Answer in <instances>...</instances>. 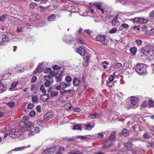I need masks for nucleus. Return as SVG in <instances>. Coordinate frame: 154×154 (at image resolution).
Instances as JSON below:
<instances>
[{"label":"nucleus","mask_w":154,"mask_h":154,"mask_svg":"<svg viewBox=\"0 0 154 154\" xmlns=\"http://www.w3.org/2000/svg\"><path fill=\"white\" fill-rule=\"evenodd\" d=\"M24 148H25L24 147H17V148H15L14 149V150L15 151H18V150H22V149H24Z\"/></svg>","instance_id":"nucleus-58"},{"label":"nucleus","mask_w":154,"mask_h":154,"mask_svg":"<svg viewBox=\"0 0 154 154\" xmlns=\"http://www.w3.org/2000/svg\"><path fill=\"white\" fill-rule=\"evenodd\" d=\"M75 49H76L75 50L76 52L82 56H84L87 53V50L85 47H81L78 49L75 48Z\"/></svg>","instance_id":"nucleus-7"},{"label":"nucleus","mask_w":154,"mask_h":154,"mask_svg":"<svg viewBox=\"0 0 154 154\" xmlns=\"http://www.w3.org/2000/svg\"><path fill=\"white\" fill-rule=\"evenodd\" d=\"M37 123L38 125L42 126H44L45 125V123L43 121L41 120H37Z\"/></svg>","instance_id":"nucleus-32"},{"label":"nucleus","mask_w":154,"mask_h":154,"mask_svg":"<svg viewBox=\"0 0 154 154\" xmlns=\"http://www.w3.org/2000/svg\"><path fill=\"white\" fill-rule=\"evenodd\" d=\"M73 129L74 130H79L80 131L82 130V127L80 124H78L75 126L73 128Z\"/></svg>","instance_id":"nucleus-27"},{"label":"nucleus","mask_w":154,"mask_h":154,"mask_svg":"<svg viewBox=\"0 0 154 154\" xmlns=\"http://www.w3.org/2000/svg\"><path fill=\"white\" fill-rule=\"evenodd\" d=\"M112 23L114 26L118 25L119 23L117 18H115L112 21Z\"/></svg>","instance_id":"nucleus-26"},{"label":"nucleus","mask_w":154,"mask_h":154,"mask_svg":"<svg viewBox=\"0 0 154 154\" xmlns=\"http://www.w3.org/2000/svg\"><path fill=\"white\" fill-rule=\"evenodd\" d=\"M77 41L79 43H80V44H83V40H82V39L81 38H78L77 39Z\"/></svg>","instance_id":"nucleus-59"},{"label":"nucleus","mask_w":154,"mask_h":154,"mask_svg":"<svg viewBox=\"0 0 154 154\" xmlns=\"http://www.w3.org/2000/svg\"><path fill=\"white\" fill-rule=\"evenodd\" d=\"M138 99L137 98L132 96L131 99V105L128 109L130 108L135 109L138 106Z\"/></svg>","instance_id":"nucleus-4"},{"label":"nucleus","mask_w":154,"mask_h":154,"mask_svg":"<svg viewBox=\"0 0 154 154\" xmlns=\"http://www.w3.org/2000/svg\"><path fill=\"white\" fill-rule=\"evenodd\" d=\"M42 71V68H36L34 71V73L40 72Z\"/></svg>","instance_id":"nucleus-52"},{"label":"nucleus","mask_w":154,"mask_h":154,"mask_svg":"<svg viewBox=\"0 0 154 154\" xmlns=\"http://www.w3.org/2000/svg\"><path fill=\"white\" fill-rule=\"evenodd\" d=\"M85 128L86 130H90L91 129V126L90 125H85Z\"/></svg>","instance_id":"nucleus-39"},{"label":"nucleus","mask_w":154,"mask_h":154,"mask_svg":"<svg viewBox=\"0 0 154 154\" xmlns=\"http://www.w3.org/2000/svg\"><path fill=\"white\" fill-rule=\"evenodd\" d=\"M7 16V15L6 14H4L1 16L0 17V21H4Z\"/></svg>","instance_id":"nucleus-34"},{"label":"nucleus","mask_w":154,"mask_h":154,"mask_svg":"<svg viewBox=\"0 0 154 154\" xmlns=\"http://www.w3.org/2000/svg\"><path fill=\"white\" fill-rule=\"evenodd\" d=\"M101 64L104 69H106L107 68L106 65H109V63L106 61H104Z\"/></svg>","instance_id":"nucleus-30"},{"label":"nucleus","mask_w":154,"mask_h":154,"mask_svg":"<svg viewBox=\"0 0 154 154\" xmlns=\"http://www.w3.org/2000/svg\"><path fill=\"white\" fill-rule=\"evenodd\" d=\"M48 98V96L47 94H43L40 97L41 100L43 101H46Z\"/></svg>","instance_id":"nucleus-18"},{"label":"nucleus","mask_w":154,"mask_h":154,"mask_svg":"<svg viewBox=\"0 0 154 154\" xmlns=\"http://www.w3.org/2000/svg\"><path fill=\"white\" fill-rule=\"evenodd\" d=\"M7 88V86L4 84L1 83L0 84V93L5 91Z\"/></svg>","instance_id":"nucleus-17"},{"label":"nucleus","mask_w":154,"mask_h":154,"mask_svg":"<svg viewBox=\"0 0 154 154\" xmlns=\"http://www.w3.org/2000/svg\"><path fill=\"white\" fill-rule=\"evenodd\" d=\"M56 149V147H51L47 148L44 151V152L45 154H48L50 153H54Z\"/></svg>","instance_id":"nucleus-10"},{"label":"nucleus","mask_w":154,"mask_h":154,"mask_svg":"<svg viewBox=\"0 0 154 154\" xmlns=\"http://www.w3.org/2000/svg\"><path fill=\"white\" fill-rule=\"evenodd\" d=\"M89 117L93 119H97L99 118L100 117V116L99 114L96 113L89 115Z\"/></svg>","instance_id":"nucleus-19"},{"label":"nucleus","mask_w":154,"mask_h":154,"mask_svg":"<svg viewBox=\"0 0 154 154\" xmlns=\"http://www.w3.org/2000/svg\"><path fill=\"white\" fill-rule=\"evenodd\" d=\"M9 135L10 137L13 138L18 137L20 135L19 132L16 131H14V130L12 131L9 134Z\"/></svg>","instance_id":"nucleus-11"},{"label":"nucleus","mask_w":154,"mask_h":154,"mask_svg":"<svg viewBox=\"0 0 154 154\" xmlns=\"http://www.w3.org/2000/svg\"><path fill=\"white\" fill-rule=\"evenodd\" d=\"M122 134L125 137H127L129 135V132L125 129H124L121 131Z\"/></svg>","instance_id":"nucleus-21"},{"label":"nucleus","mask_w":154,"mask_h":154,"mask_svg":"<svg viewBox=\"0 0 154 154\" xmlns=\"http://www.w3.org/2000/svg\"><path fill=\"white\" fill-rule=\"evenodd\" d=\"M40 90L43 93H45L46 92V90L45 88L44 87L43 85L41 86L40 88Z\"/></svg>","instance_id":"nucleus-41"},{"label":"nucleus","mask_w":154,"mask_h":154,"mask_svg":"<svg viewBox=\"0 0 154 154\" xmlns=\"http://www.w3.org/2000/svg\"><path fill=\"white\" fill-rule=\"evenodd\" d=\"M136 44L138 46H140L141 45L142 42L140 39L136 40L135 41Z\"/></svg>","instance_id":"nucleus-43"},{"label":"nucleus","mask_w":154,"mask_h":154,"mask_svg":"<svg viewBox=\"0 0 154 154\" xmlns=\"http://www.w3.org/2000/svg\"><path fill=\"white\" fill-rule=\"evenodd\" d=\"M34 105L32 104L29 103L27 106L28 109H31L33 107Z\"/></svg>","instance_id":"nucleus-62"},{"label":"nucleus","mask_w":154,"mask_h":154,"mask_svg":"<svg viewBox=\"0 0 154 154\" xmlns=\"http://www.w3.org/2000/svg\"><path fill=\"white\" fill-rule=\"evenodd\" d=\"M58 94L59 93L58 91H52L51 92L50 95L52 97H54L58 95Z\"/></svg>","instance_id":"nucleus-31"},{"label":"nucleus","mask_w":154,"mask_h":154,"mask_svg":"<svg viewBox=\"0 0 154 154\" xmlns=\"http://www.w3.org/2000/svg\"><path fill=\"white\" fill-rule=\"evenodd\" d=\"M135 70L136 72L139 74H145L147 72L146 66L143 64H137L136 66Z\"/></svg>","instance_id":"nucleus-2"},{"label":"nucleus","mask_w":154,"mask_h":154,"mask_svg":"<svg viewBox=\"0 0 154 154\" xmlns=\"http://www.w3.org/2000/svg\"><path fill=\"white\" fill-rule=\"evenodd\" d=\"M32 100L34 103H36L38 102V97L36 95L32 96Z\"/></svg>","instance_id":"nucleus-25"},{"label":"nucleus","mask_w":154,"mask_h":154,"mask_svg":"<svg viewBox=\"0 0 154 154\" xmlns=\"http://www.w3.org/2000/svg\"><path fill=\"white\" fill-rule=\"evenodd\" d=\"M96 40L101 42L104 45H106L108 42V40L106 38L105 36L98 35L96 37Z\"/></svg>","instance_id":"nucleus-6"},{"label":"nucleus","mask_w":154,"mask_h":154,"mask_svg":"<svg viewBox=\"0 0 154 154\" xmlns=\"http://www.w3.org/2000/svg\"><path fill=\"white\" fill-rule=\"evenodd\" d=\"M97 11L100 13L103 14L104 13V11L101 8H99L97 9Z\"/></svg>","instance_id":"nucleus-53"},{"label":"nucleus","mask_w":154,"mask_h":154,"mask_svg":"<svg viewBox=\"0 0 154 154\" xmlns=\"http://www.w3.org/2000/svg\"><path fill=\"white\" fill-rule=\"evenodd\" d=\"M154 145L152 143H148L147 146L149 149H152L154 147Z\"/></svg>","instance_id":"nucleus-45"},{"label":"nucleus","mask_w":154,"mask_h":154,"mask_svg":"<svg viewBox=\"0 0 154 154\" xmlns=\"http://www.w3.org/2000/svg\"><path fill=\"white\" fill-rule=\"evenodd\" d=\"M125 146L127 149L129 150L132 147V144L130 143H127L125 144Z\"/></svg>","instance_id":"nucleus-29"},{"label":"nucleus","mask_w":154,"mask_h":154,"mask_svg":"<svg viewBox=\"0 0 154 154\" xmlns=\"http://www.w3.org/2000/svg\"><path fill=\"white\" fill-rule=\"evenodd\" d=\"M54 76V75L52 74V72L49 75H45L44 76V79L45 80H50L51 79H53L52 77Z\"/></svg>","instance_id":"nucleus-12"},{"label":"nucleus","mask_w":154,"mask_h":154,"mask_svg":"<svg viewBox=\"0 0 154 154\" xmlns=\"http://www.w3.org/2000/svg\"><path fill=\"white\" fill-rule=\"evenodd\" d=\"M74 85L76 86L79 85L81 84V81L79 78H75L73 81Z\"/></svg>","instance_id":"nucleus-15"},{"label":"nucleus","mask_w":154,"mask_h":154,"mask_svg":"<svg viewBox=\"0 0 154 154\" xmlns=\"http://www.w3.org/2000/svg\"><path fill=\"white\" fill-rule=\"evenodd\" d=\"M15 103L14 102H10L7 103V105L9 107H11L14 105Z\"/></svg>","instance_id":"nucleus-37"},{"label":"nucleus","mask_w":154,"mask_h":154,"mask_svg":"<svg viewBox=\"0 0 154 154\" xmlns=\"http://www.w3.org/2000/svg\"><path fill=\"white\" fill-rule=\"evenodd\" d=\"M115 76V75L113 76V75H111L109 76V82L107 81V84H108L110 83V82H112L114 80V78Z\"/></svg>","instance_id":"nucleus-38"},{"label":"nucleus","mask_w":154,"mask_h":154,"mask_svg":"<svg viewBox=\"0 0 154 154\" xmlns=\"http://www.w3.org/2000/svg\"><path fill=\"white\" fill-rule=\"evenodd\" d=\"M128 27L129 26L127 24L125 23H122L119 27V29L121 30H122L123 29L122 28L124 29H127L128 28Z\"/></svg>","instance_id":"nucleus-24"},{"label":"nucleus","mask_w":154,"mask_h":154,"mask_svg":"<svg viewBox=\"0 0 154 154\" xmlns=\"http://www.w3.org/2000/svg\"><path fill=\"white\" fill-rule=\"evenodd\" d=\"M48 19L49 21H54L56 19L55 15L52 14L48 17Z\"/></svg>","instance_id":"nucleus-20"},{"label":"nucleus","mask_w":154,"mask_h":154,"mask_svg":"<svg viewBox=\"0 0 154 154\" xmlns=\"http://www.w3.org/2000/svg\"><path fill=\"white\" fill-rule=\"evenodd\" d=\"M94 5L97 8V9L99 8H101V3H96L94 4Z\"/></svg>","instance_id":"nucleus-50"},{"label":"nucleus","mask_w":154,"mask_h":154,"mask_svg":"<svg viewBox=\"0 0 154 154\" xmlns=\"http://www.w3.org/2000/svg\"><path fill=\"white\" fill-rule=\"evenodd\" d=\"M42 71V68H36L34 71V73L40 72Z\"/></svg>","instance_id":"nucleus-51"},{"label":"nucleus","mask_w":154,"mask_h":154,"mask_svg":"<svg viewBox=\"0 0 154 154\" xmlns=\"http://www.w3.org/2000/svg\"><path fill=\"white\" fill-rule=\"evenodd\" d=\"M53 116V114L52 113L48 112L46 113L44 116V118L47 119H49L52 118Z\"/></svg>","instance_id":"nucleus-16"},{"label":"nucleus","mask_w":154,"mask_h":154,"mask_svg":"<svg viewBox=\"0 0 154 154\" xmlns=\"http://www.w3.org/2000/svg\"><path fill=\"white\" fill-rule=\"evenodd\" d=\"M68 154H82V153L79 151H76L74 152L73 151H70L68 153Z\"/></svg>","instance_id":"nucleus-44"},{"label":"nucleus","mask_w":154,"mask_h":154,"mask_svg":"<svg viewBox=\"0 0 154 154\" xmlns=\"http://www.w3.org/2000/svg\"><path fill=\"white\" fill-rule=\"evenodd\" d=\"M119 1L120 2L122 3V4L124 5L126 3L127 0H119Z\"/></svg>","instance_id":"nucleus-57"},{"label":"nucleus","mask_w":154,"mask_h":154,"mask_svg":"<svg viewBox=\"0 0 154 154\" xmlns=\"http://www.w3.org/2000/svg\"><path fill=\"white\" fill-rule=\"evenodd\" d=\"M122 66V64L121 63H118L115 66V68L118 69L121 67Z\"/></svg>","instance_id":"nucleus-48"},{"label":"nucleus","mask_w":154,"mask_h":154,"mask_svg":"<svg viewBox=\"0 0 154 154\" xmlns=\"http://www.w3.org/2000/svg\"><path fill=\"white\" fill-rule=\"evenodd\" d=\"M149 16L150 17H154V11H153L150 13L149 14Z\"/></svg>","instance_id":"nucleus-61"},{"label":"nucleus","mask_w":154,"mask_h":154,"mask_svg":"<svg viewBox=\"0 0 154 154\" xmlns=\"http://www.w3.org/2000/svg\"><path fill=\"white\" fill-rule=\"evenodd\" d=\"M36 109L38 112H41V106L40 105L36 107Z\"/></svg>","instance_id":"nucleus-56"},{"label":"nucleus","mask_w":154,"mask_h":154,"mask_svg":"<svg viewBox=\"0 0 154 154\" xmlns=\"http://www.w3.org/2000/svg\"><path fill=\"white\" fill-rule=\"evenodd\" d=\"M32 125L31 122H29L27 123L26 124V125L24 127H23L22 131H25L29 130L30 129Z\"/></svg>","instance_id":"nucleus-14"},{"label":"nucleus","mask_w":154,"mask_h":154,"mask_svg":"<svg viewBox=\"0 0 154 154\" xmlns=\"http://www.w3.org/2000/svg\"><path fill=\"white\" fill-rule=\"evenodd\" d=\"M53 82V79H51L50 80H47L45 83V86L48 87H49L51 83H52Z\"/></svg>","instance_id":"nucleus-22"},{"label":"nucleus","mask_w":154,"mask_h":154,"mask_svg":"<svg viewBox=\"0 0 154 154\" xmlns=\"http://www.w3.org/2000/svg\"><path fill=\"white\" fill-rule=\"evenodd\" d=\"M142 52L146 56L150 57L154 55V48L152 46H147L144 47Z\"/></svg>","instance_id":"nucleus-1"},{"label":"nucleus","mask_w":154,"mask_h":154,"mask_svg":"<svg viewBox=\"0 0 154 154\" xmlns=\"http://www.w3.org/2000/svg\"><path fill=\"white\" fill-rule=\"evenodd\" d=\"M34 131H29V132L28 133V134L29 136H33L34 135Z\"/></svg>","instance_id":"nucleus-55"},{"label":"nucleus","mask_w":154,"mask_h":154,"mask_svg":"<svg viewBox=\"0 0 154 154\" xmlns=\"http://www.w3.org/2000/svg\"><path fill=\"white\" fill-rule=\"evenodd\" d=\"M40 129L39 128L36 127L35 128L34 130L36 133H38L40 132Z\"/></svg>","instance_id":"nucleus-63"},{"label":"nucleus","mask_w":154,"mask_h":154,"mask_svg":"<svg viewBox=\"0 0 154 154\" xmlns=\"http://www.w3.org/2000/svg\"><path fill=\"white\" fill-rule=\"evenodd\" d=\"M116 134V132H112L109 136V139L106 141V142L105 143L103 147L104 148H107L108 147L111 146L112 145V142L113 141L115 138V135Z\"/></svg>","instance_id":"nucleus-3"},{"label":"nucleus","mask_w":154,"mask_h":154,"mask_svg":"<svg viewBox=\"0 0 154 154\" xmlns=\"http://www.w3.org/2000/svg\"><path fill=\"white\" fill-rule=\"evenodd\" d=\"M65 80L66 82H69L72 81V78L70 76H67L66 77Z\"/></svg>","instance_id":"nucleus-42"},{"label":"nucleus","mask_w":154,"mask_h":154,"mask_svg":"<svg viewBox=\"0 0 154 154\" xmlns=\"http://www.w3.org/2000/svg\"><path fill=\"white\" fill-rule=\"evenodd\" d=\"M23 28L21 27L18 26L17 28V32L18 33H20L22 32Z\"/></svg>","instance_id":"nucleus-47"},{"label":"nucleus","mask_w":154,"mask_h":154,"mask_svg":"<svg viewBox=\"0 0 154 154\" xmlns=\"http://www.w3.org/2000/svg\"><path fill=\"white\" fill-rule=\"evenodd\" d=\"M37 77L36 76H34L32 77L31 80V82L32 83H34L36 82L37 80Z\"/></svg>","instance_id":"nucleus-46"},{"label":"nucleus","mask_w":154,"mask_h":154,"mask_svg":"<svg viewBox=\"0 0 154 154\" xmlns=\"http://www.w3.org/2000/svg\"><path fill=\"white\" fill-rule=\"evenodd\" d=\"M137 51V49L135 47H132L130 49V51L133 55L135 54Z\"/></svg>","instance_id":"nucleus-28"},{"label":"nucleus","mask_w":154,"mask_h":154,"mask_svg":"<svg viewBox=\"0 0 154 154\" xmlns=\"http://www.w3.org/2000/svg\"><path fill=\"white\" fill-rule=\"evenodd\" d=\"M131 20H133L134 23L138 22L140 23H146L148 21V19L143 17L135 18L131 19Z\"/></svg>","instance_id":"nucleus-5"},{"label":"nucleus","mask_w":154,"mask_h":154,"mask_svg":"<svg viewBox=\"0 0 154 154\" xmlns=\"http://www.w3.org/2000/svg\"><path fill=\"white\" fill-rule=\"evenodd\" d=\"M18 84L17 82H13L11 85L9 90L10 91H12V89L14 88Z\"/></svg>","instance_id":"nucleus-23"},{"label":"nucleus","mask_w":154,"mask_h":154,"mask_svg":"<svg viewBox=\"0 0 154 154\" xmlns=\"http://www.w3.org/2000/svg\"><path fill=\"white\" fill-rule=\"evenodd\" d=\"M35 115V112L34 110L31 111L29 113V116L33 117Z\"/></svg>","instance_id":"nucleus-49"},{"label":"nucleus","mask_w":154,"mask_h":154,"mask_svg":"<svg viewBox=\"0 0 154 154\" xmlns=\"http://www.w3.org/2000/svg\"><path fill=\"white\" fill-rule=\"evenodd\" d=\"M36 4L34 3H32L30 4L29 5V7L30 8L32 9H34L35 8V6H36Z\"/></svg>","instance_id":"nucleus-54"},{"label":"nucleus","mask_w":154,"mask_h":154,"mask_svg":"<svg viewBox=\"0 0 154 154\" xmlns=\"http://www.w3.org/2000/svg\"><path fill=\"white\" fill-rule=\"evenodd\" d=\"M117 29L116 28H114L110 29L109 32L110 34H113L115 33L117 31Z\"/></svg>","instance_id":"nucleus-33"},{"label":"nucleus","mask_w":154,"mask_h":154,"mask_svg":"<svg viewBox=\"0 0 154 154\" xmlns=\"http://www.w3.org/2000/svg\"><path fill=\"white\" fill-rule=\"evenodd\" d=\"M149 104L150 107H153L154 106V101L150 100L149 101Z\"/></svg>","instance_id":"nucleus-36"},{"label":"nucleus","mask_w":154,"mask_h":154,"mask_svg":"<svg viewBox=\"0 0 154 154\" xmlns=\"http://www.w3.org/2000/svg\"><path fill=\"white\" fill-rule=\"evenodd\" d=\"M147 103L146 101H144L142 104V106L143 107H145L147 106Z\"/></svg>","instance_id":"nucleus-64"},{"label":"nucleus","mask_w":154,"mask_h":154,"mask_svg":"<svg viewBox=\"0 0 154 154\" xmlns=\"http://www.w3.org/2000/svg\"><path fill=\"white\" fill-rule=\"evenodd\" d=\"M90 58V57L88 56H86L85 58H86L85 60V62H86V65H87L88 64V61L89 60Z\"/></svg>","instance_id":"nucleus-60"},{"label":"nucleus","mask_w":154,"mask_h":154,"mask_svg":"<svg viewBox=\"0 0 154 154\" xmlns=\"http://www.w3.org/2000/svg\"><path fill=\"white\" fill-rule=\"evenodd\" d=\"M64 107L66 110L70 109L71 108V105L69 103H66Z\"/></svg>","instance_id":"nucleus-35"},{"label":"nucleus","mask_w":154,"mask_h":154,"mask_svg":"<svg viewBox=\"0 0 154 154\" xmlns=\"http://www.w3.org/2000/svg\"><path fill=\"white\" fill-rule=\"evenodd\" d=\"M64 40L66 42L70 43L73 41V38L71 35H69L65 36V38L64 39Z\"/></svg>","instance_id":"nucleus-13"},{"label":"nucleus","mask_w":154,"mask_h":154,"mask_svg":"<svg viewBox=\"0 0 154 154\" xmlns=\"http://www.w3.org/2000/svg\"><path fill=\"white\" fill-rule=\"evenodd\" d=\"M67 86V85L65 83L62 82L60 83L59 85H56L55 86V89L59 91L64 90Z\"/></svg>","instance_id":"nucleus-8"},{"label":"nucleus","mask_w":154,"mask_h":154,"mask_svg":"<svg viewBox=\"0 0 154 154\" xmlns=\"http://www.w3.org/2000/svg\"><path fill=\"white\" fill-rule=\"evenodd\" d=\"M51 69L50 68H47L44 71V73H51V72H52V74H53V72H51Z\"/></svg>","instance_id":"nucleus-40"},{"label":"nucleus","mask_w":154,"mask_h":154,"mask_svg":"<svg viewBox=\"0 0 154 154\" xmlns=\"http://www.w3.org/2000/svg\"><path fill=\"white\" fill-rule=\"evenodd\" d=\"M0 45H4L5 43L8 42L10 39L6 35H3L2 36V38H0Z\"/></svg>","instance_id":"nucleus-9"}]
</instances>
